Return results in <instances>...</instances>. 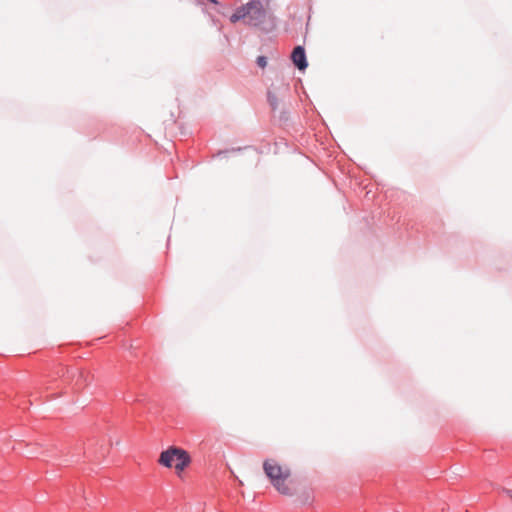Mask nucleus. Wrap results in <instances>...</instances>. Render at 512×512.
<instances>
[{
  "label": "nucleus",
  "instance_id": "obj_1",
  "mask_svg": "<svg viewBox=\"0 0 512 512\" xmlns=\"http://www.w3.org/2000/svg\"><path fill=\"white\" fill-rule=\"evenodd\" d=\"M243 21L245 25L270 31L274 28V18L268 14L260 0H250L238 7L230 16V22Z\"/></svg>",
  "mask_w": 512,
  "mask_h": 512
},
{
  "label": "nucleus",
  "instance_id": "obj_2",
  "mask_svg": "<svg viewBox=\"0 0 512 512\" xmlns=\"http://www.w3.org/2000/svg\"><path fill=\"white\" fill-rule=\"evenodd\" d=\"M263 470L265 475L269 478L271 484L278 492L284 495L290 493L289 487L285 484L286 480L291 475V471L288 467L281 466L274 459H267L263 463Z\"/></svg>",
  "mask_w": 512,
  "mask_h": 512
},
{
  "label": "nucleus",
  "instance_id": "obj_3",
  "mask_svg": "<svg viewBox=\"0 0 512 512\" xmlns=\"http://www.w3.org/2000/svg\"><path fill=\"white\" fill-rule=\"evenodd\" d=\"M158 463L166 468L174 467L177 472H181L189 466L191 457L186 450L171 446L161 452Z\"/></svg>",
  "mask_w": 512,
  "mask_h": 512
},
{
  "label": "nucleus",
  "instance_id": "obj_4",
  "mask_svg": "<svg viewBox=\"0 0 512 512\" xmlns=\"http://www.w3.org/2000/svg\"><path fill=\"white\" fill-rule=\"evenodd\" d=\"M291 59L294 65L299 70H305L308 66L305 49L302 46H296L291 54Z\"/></svg>",
  "mask_w": 512,
  "mask_h": 512
},
{
  "label": "nucleus",
  "instance_id": "obj_5",
  "mask_svg": "<svg viewBox=\"0 0 512 512\" xmlns=\"http://www.w3.org/2000/svg\"><path fill=\"white\" fill-rule=\"evenodd\" d=\"M267 101H268V103H269V105H270L271 109H272L273 111H276V110H277V108H278V105H279L278 97H277L274 93H272L271 91H269V92L267 93Z\"/></svg>",
  "mask_w": 512,
  "mask_h": 512
},
{
  "label": "nucleus",
  "instance_id": "obj_6",
  "mask_svg": "<svg viewBox=\"0 0 512 512\" xmlns=\"http://www.w3.org/2000/svg\"><path fill=\"white\" fill-rule=\"evenodd\" d=\"M256 63L259 67L265 68L267 65V58L265 56H258Z\"/></svg>",
  "mask_w": 512,
  "mask_h": 512
},
{
  "label": "nucleus",
  "instance_id": "obj_7",
  "mask_svg": "<svg viewBox=\"0 0 512 512\" xmlns=\"http://www.w3.org/2000/svg\"><path fill=\"white\" fill-rule=\"evenodd\" d=\"M82 378H83V374H82V373H80V374H79V379H82Z\"/></svg>",
  "mask_w": 512,
  "mask_h": 512
}]
</instances>
